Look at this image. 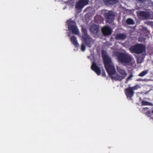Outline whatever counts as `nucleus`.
Masks as SVG:
<instances>
[{
    "mask_svg": "<svg viewBox=\"0 0 153 153\" xmlns=\"http://www.w3.org/2000/svg\"><path fill=\"white\" fill-rule=\"evenodd\" d=\"M102 57L103 60L105 67L109 75L111 76L116 73L115 69L114 66L111 64V58L106 52H102Z\"/></svg>",
    "mask_w": 153,
    "mask_h": 153,
    "instance_id": "obj_1",
    "label": "nucleus"
},
{
    "mask_svg": "<svg viewBox=\"0 0 153 153\" xmlns=\"http://www.w3.org/2000/svg\"><path fill=\"white\" fill-rule=\"evenodd\" d=\"M81 30L83 34L82 38V42L81 45V49L82 51H84L86 49L85 45L89 48L91 47L92 38L88 34L87 30L85 28H82Z\"/></svg>",
    "mask_w": 153,
    "mask_h": 153,
    "instance_id": "obj_2",
    "label": "nucleus"
},
{
    "mask_svg": "<svg viewBox=\"0 0 153 153\" xmlns=\"http://www.w3.org/2000/svg\"><path fill=\"white\" fill-rule=\"evenodd\" d=\"M117 57L119 62L124 64L130 63L133 59L132 56L128 53L121 52H119L117 54Z\"/></svg>",
    "mask_w": 153,
    "mask_h": 153,
    "instance_id": "obj_3",
    "label": "nucleus"
},
{
    "mask_svg": "<svg viewBox=\"0 0 153 153\" xmlns=\"http://www.w3.org/2000/svg\"><path fill=\"white\" fill-rule=\"evenodd\" d=\"M145 47L143 44L137 43L131 46L129 50L131 53L140 54L145 51Z\"/></svg>",
    "mask_w": 153,
    "mask_h": 153,
    "instance_id": "obj_4",
    "label": "nucleus"
},
{
    "mask_svg": "<svg viewBox=\"0 0 153 153\" xmlns=\"http://www.w3.org/2000/svg\"><path fill=\"white\" fill-rule=\"evenodd\" d=\"M67 24L69 31H71L74 34H77L79 33V31L74 21L69 19L67 21Z\"/></svg>",
    "mask_w": 153,
    "mask_h": 153,
    "instance_id": "obj_5",
    "label": "nucleus"
},
{
    "mask_svg": "<svg viewBox=\"0 0 153 153\" xmlns=\"http://www.w3.org/2000/svg\"><path fill=\"white\" fill-rule=\"evenodd\" d=\"M104 16L106 21L109 23H111L114 19V15L111 11H106L104 14Z\"/></svg>",
    "mask_w": 153,
    "mask_h": 153,
    "instance_id": "obj_6",
    "label": "nucleus"
},
{
    "mask_svg": "<svg viewBox=\"0 0 153 153\" xmlns=\"http://www.w3.org/2000/svg\"><path fill=\"white\" fill-rule=\"evenodd\" d=\"M88 0H79L76 3L75 7L77 9H81L88 3Z\"/></svg>",
    "mask_w": 153,
    "mask_h": 153,
    "instance_id": "obj_7",
    "label": "nucleus"
},
{
    "mask_svg": "<svg viewBox=\"0 0 153 153\" xmlns=\"http://www.w3.org/2000/svg\"><path fill=\"white\" fill-rule=\"evenodd\" d=\"M138 15L145 19H149L151 16L149 11H140L138 13Z\"/></svg>",
    "mask_w": 153,
    "mask_h": 153,
    "instance_id": "obj_8",
    "label": "nucleus"
},
{
    "mask_svg": "<svg viewBox=\"0 0 153 153\" xmlns=\"http://www.w3.org/2000/svg\"><path fill=\"white\" fill-rule=\"evenodd\" d=\"M125 94L128 98L130 100L131 99V98L133 96L134 92L133 91L131 87H128L125 90Z\"/></svg>",
    "mask_w": 153,
    "mask_h": 153,
    "instance_id": "obj_9",
    "label": "nucleus"
},
{
    "mask_svg": "<svg viewBox=\"0 0 153 153\" xmlns=\"http://www.w3.org/2000/svg\"><path fill=\"white\" fill-rule=\"evenodd\" d=\"M89 30L91 33L97 35L98 34L99 27L98 25L94 24L91 25L90 27Z\"/></svg>",
    "mask_w": 153,
    "mask_h": 153,
    "instance_id": "obj_10",
    "label": "nucleus"
},
{
    "mask_svg": "<svg viewBox=\"0 0 153 153\" xmlns=\"http://www.w3.org/2000/svg\"><path fill=\"white\" fill-rule=\"evenodd\" d=\"M91 69L94 71L98 76L100 75L101 74V70L96 64L93 62L91 67Z\"/></svg>",
    "mask_w": 153,
    "mask_h": 153,
    "instance_id": "obj_11",
    "label": "nucleus"
},
{
    "mask_svg": "<svg viewBox=\"0 0 153 153\" xmlns=\"http://www.w3.org/2000/svg\"><path fill=\"white\" fill-rule=\"evenodd\" d=\"M102 31L103 34L105 36L110 35L111 33V30L109 27L107 26L103 27L102 29Z\"/></svg>",
    "mask_w": 153,
    "mask_h": 153,
    "instance_id": "obj_12",
    "label": "nucleus"
},
{
    "mask_svg": "<svg viewBox=\"0 0 153 153\" xmlns=\"http://www.w3.org/2000/svg\"><path fill=\"white\" fill-rule=\"evenodd\" d=\"M126 36L124 33H117L115 36V39L117 40H124L126 38Z\"/></svg>",
    "mask_w": 153,
    "mask_h": 153,
    "instance_id": "obj_13",
    "label": "nucleus"
},
{
    "mask_svg": "<svg viewBox=\"0 0 153 153\" xmlns=\"http://www.w3.org/2000/svg\"><path fill=\"white\" fill-rule=\"evenodd\" d=\"M117 71L118 73L124 78H125L127 75V73L124 69L118 68H117Z\"/></svg>",
    "mask_w": 153,
    "mask_h": 153,
    "instance_id": "obj_14",
    "label": "nucleus"
},
{
    "mask_svg": "<svg viewBox=\"0 0 153 153\" xmlns=\"http://www.w3.org/2000/svg\"><path fill=\"white\" fill-rule=\"evenodd\" d=\"M104 3L106 5L113 4L118 2V0H103Z\"/></svg>",
    "mask_w": 153,
    "mask_h": 153,
    "instance_id": "obj_15",
    "label": "nucleus"
},
{
    "mask_svg": "<svg viewBox=\"0 0 153 153\" xmlns=\"http://www.w3.org/2000/svg\"><path fill=\"white\" fill-rule=\"evenodd\" d=\"M71 40L72 44L76 47L79 46V44L78 43L76 37L74 36H72L71 38Z\"/></svg>",
    "mask_w": 153,
    "mask_h": 153,
    "instance_id": "obj_16",
    "label": "nucleus"
},
{
    "mask_svg": "<svg viewBox=\"0 0 153 153\" xmlns=\"http://www.w3.org/2000/svg\"><path fill=\"white\" fill-rule=\"evenodd\" d=\"M111 78L112 79H113L116 81L119 80L121 81L122 79H124L121 75L117 74L114 76H112Z\"/></svg>",
    "mask_w": 153,
    "mask_h": 153,
    "instance_id": "obj_17",
    "label": "nucleus"
},
{
    "mask_svg": "<svg viewBox=\"0 0 153 153\" xmlns=\"http://www.w3.org/2000/svg\"><path fill=\"white\" fill-rule=\"evenodd\" d=\"M149 71L148 70H144L140 72L138 76L140 77H143L148 73Z\"/></svg>",
    "mask_w": 153,
    "mask_h": 153,
    "instance_id": "obj_18",
    "label": "nucleus"
},
{
    "mask_svg": "<svg viewBox=\"0 0 153 153\" xmlns=\"http://www.w3.org/2000/svg\"><path fill=\"white\" fill-rule=\"evenodd\" d=\"M126 22L128 25H133L135 23L132 19L129 18L126 20Z\"/></svg>",
    "mask_w": 153,
    "mask_h": 153,
    "instance_id": "obj_19",
    "label": "nucleus"
},
{
    "mask_svg": "<svg viewBox=\"0 0 153 153\" xmlns=\"http://www.w3.org/2000/svg\"><path fill=\"white\" fill-rule=\"evenodd\" d=\"M141 104L142 105H153L151 103L148 102L146 101L143 100L141 102Z\"/></svg>",
    "mask_w": 153,
    "mask_h": 153,
    "instance_id": "obj_20",
    "label": "nucleus"
},
{
    "mask_svg": "<svg viewBox=\"0 0 153 153\" xmlns=\"http://www.w3.org/2000/svg\"><path fill=\"white\" fill-rule=\"evenodd\" d=\"M137 3L143 4L146 2V0H135Z\"/></svg>",
    "mask_w": 153,
    "mask_h": 153,
    "instance_id": "obj_21",
    "label": "nucleus"
},
{
    "mask_svg": "<svg viewBox=\"0 0 153 153\" xmlns=\"http://www.w3.org/2000/svg\"><path fill=\"white\" fill-rule=\"evenodd\" d=\"M133 74H131L126 79V81H128L129 80H130L133 77Z\"/></svg>",
    "mask_w": 153,
    "mask_h": 153,
    "instance_id": "obj_22",
    "label": "nucleus"
},
{
    "mask_svg": "<svg viewBox=\"0 0 153 153\" xmlns=\"http://www.w3.org/2000/svg\"><path fill=\"white\" fill-rule=\"evenodd\" d=\"M131 88L132 89L133 91L134 90H137L138 88V86L137 85H135L132 87H131Z\"/></svg>",
    "mask_w": 153,
    "mask_h": 153,
    "instance_id": "obj_23",
    "label": "nucleus"
},
{
    "mask_svg": "<svg viewBox=\"0 0 153 153\" xmlns=\"http://www.w3.org/2000/svg\"><path fill=\"white\" fill-rule=\"evenodd\" d=\"M147 79H137V81H147Z\"/></svg>",
    "mask_w": 153,
    "mask_h": 153,
    "instance_id": "obj_24",
    "label": "nucleus"
},
{
    "mask_svg": "<svg viewBox=\"0 0 153 153\" xmlns=\"http://www.w3.org/2000/svg\"><path fill=\"white\" fill-rule=\"evenodd\" d=\"M102 75L103 76H105V73L104 70H103L102 71Z\"/></svg>",
    "mask_w": 153,
    "mask_h": 153,
    "instance_id": "obj_25",
    "label": "nucleus"
},
{
    "mask_svg": "<svg viewBox=\"0 0 153 153\" xmlns=\"http://www.w3.org/2000/svg\"><path fill=\"white\" fill-rule=\"evenodd\" d=\"M151 111L148 110L146 111V114L147 115H150V114H151Z\"/></svg>",
    "mask_w": 153,
    "mask_h": 153,
    "instance_id": "obj_26",
    "label": "nucleus"
},
{
    "mask_svg": "<svg viewBox=\"0 0 153 153\" xmlns=\"http://www.w3.org/2000/svg\"><path fill=\"white\" fill-rule=\"evenodd\" d=\"M148 109V108H147V107H145V108H143V110H147Z\"/></svg>",
    "mask_w": 153,
    "mask_h": 153,
    "instance_id": "obj_27",
    "label": "nucleus"
},
{
    "mask_svg": "<svg viewBox=\"0 0 153 153\" xmlns=\"http://www.w3.org/2000/svg\"><path fill=\"white\" fill-rule=\"evenodd\" d=\"M152 113L153 114V110H152Z\"/></svg>",
    "mask_w": 153,
    "mask_h": 153,
    "instance_id": "obj_28",
    "label": "nucleus"
},
{
    "mask_svg": "<svg viewBox=\"0 0 153 153\" xmlns=\"http://www.w3.org/2000/svg\"><path fill=\"white\" fill-rule=\"evenodd\" d=\"M152 119H153V118H152Z\"/></svg>",
    "mask_w": 153,
    "mask_h": 153,
    "instance_id": "obj_29",
    "label": "nucleus"
}]
</instances>
